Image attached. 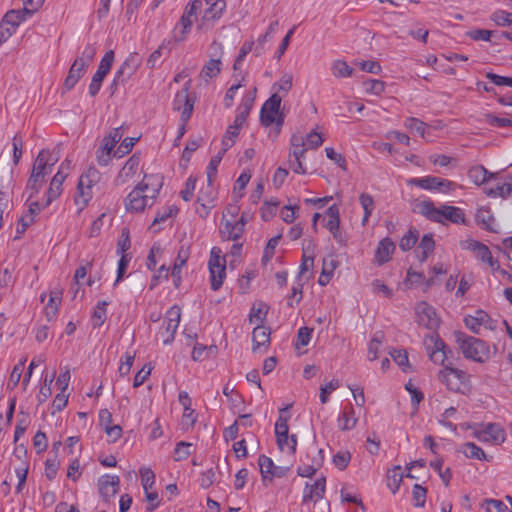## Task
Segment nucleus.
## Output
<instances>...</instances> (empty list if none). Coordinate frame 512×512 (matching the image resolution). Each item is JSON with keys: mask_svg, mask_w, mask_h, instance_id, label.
I'll use <instances>...</instances> for the list:
<instances>
[{"mask_svg": "<svg viewBox=\"0 0 512 512\" xmlns=\"http://www.w3.org/2000/svg\"><path fill=\"white\" fill-rule=\"evenodd\" d=\"M491 19L498 25V26H510L512 25V13L499 10L492 14Z\"/></svg>", "mask_w": 512, "mask_h": 512, "instance_id": "nucleus-63", "label": "nucleus"}, {"mask_svg": "<svg viewBox=\"0 0 512 512\" xmlns=\"http://www.w3.org/2000/svg\"><path fill=\"white\" fill-rule=\"evenodd\" d=\"M114 57H115V55H114L113 50L107 51L104 54V56L102 57L96 72L106 76L112 67V64L114 62Z\"/></svg>", "mask_w": 512, "mask_h": 512, "instance_id": "nucleus-53", "label": "nucleus"}, {"mask_svg": "<svg viewBox=\"0 0 512 512\" xmlns=\"http://www.w3.org/2000/svg\"><path fill=\"white\" fill-rule=\"evenodd\" d=\"M214 182H208L205 187H202L198 193L197 202L200 203V205L205 210L204 215H201L202 217H205L211 208L214 207V202L217 198V191L214 187Z\"/></svg>", "mask_w": 512, "mask_h": 512, "instance_id": "nucleus-21", "label": "nucleus"}, {"mask_svg": "<svg viewBox=\"0 0 512 512\" xmlns=\"http://www.w3.org/2000/svg\"><path fill=\"white\" fill-rule=\"evenodd\" d=\"M404 126L410 131H414L424 137L427 124L418 118L409 117L405 120Z\"/></svg>", "mask_w": 512, "mask_h": 512, "instance_id": "nucleus-52", "label": "nucleus"}, {"mask_svg": "<svg viewBox=\"0 0 512 512\" xmlns=\"http://www.w3.org/2000/svg\"><path fill=\"white\" fill-rule=\"evenodd\" d=\"M292 85H293V76H292V74L285 73L280 78L279 82L273 84L272 89L275 90L274 93H278L279 95L284 97L291 90Z\"/></svg>", "mask_w": 512, "mask_h": 512, "instance_id": "nucleus-40", "label": "nucleus"}, {"mask_svg": "<svg viewBox=\"0 0 512 512\" xmlns=\"http://www.w3.org/2000/svg\"><path fill=\"white\" fill-rule=\"evenodd\" d=\"M337 422L338 428L341 431H348L356 426L357 418L355 416L354 409L351 405L349 407H346L342 414L339 415Z\"/></svg>", "mask_w": 512, "mask_h": 512, "instance_id": "nucleus-28", "label": "nucleus"}, {"mask_svg": "<svg viewBox=\"0 0 512 512\" xmlns=\"http://www.w3.org/2000/svg\"><path fill=\"white\" fill-rule=\"evenodd\" d=\"M331 71L336 78H345L352 76L354 70L346 61L336 60L332 63Z\"/></svg>", "mask_w": 512, "mask_h": 512, "instance_id": "nucleus-42", "label": "nucleus"}, {"mask_svg": "<svg viewBox=\"0 0 512 512\" xmlns=\"http://www.w3.org/2000/svg\"><path fill=\"white\" fill-rule=\"evenodd\" d=\"M427 490L419 484L413 486V501L416 507H424L426 502Z\"/></svg>", "mask_w": 512, "mask_h": 512, "instance_id": "nucleus-61", "label": "nucleus"}, {"mask_svg": "<svg viewBox=\"0 0 512 512\" xmlns=\"http://www.w3.org/2000/svg\"><path fill=\"white\" fill-rule=\"evenodd\" d=\"M192 443L181 441L176 445L174 450V460L182 461L189 457L191 454Z\"/></svg>", "mask_w": 512, "mask_h": 512, "instance_id": "nucleus-54", "label": "nucleus"}, {"mask_svg": "<svg viewBox=\"0 0 512 512\" xmlns=\"http://www.w3.org/2000/svg\"><path fill=\"white\" fill-rule=\"evenodd\" d=\"M383 337L384 335L382 332H377L371 339L368 346V358L370 361H374L377 359V353L382 344Z\"/></svg>", "mask_w": 512, "mask_h": 512, "instance_id": "nucleus-51", "label": "nucleus"}, {"mask_svg": "<svg viewBox=\"0 0 512 512\" xmlns=\"http://www.w3.org/2000/svg\"><path fill=\"white\" fill-rule=\"evenodd\" d=\"M318 458H314L311 465L305 467H299L297 474L301 477H312L317 470L322 466L324 460V452L322 449L317 451Z\"/></svg>", "mask_w": 512, "mask_h": 512, "instance_id": "nucleus-31", "label": "nucleus"}, {"mask_svg": "<svg viewBox=\"0 0 512 512\" xmlns=\"http://www.w3.org/2000/svg\"><path fill=\"white\" fill-rule=\"evenodd\" d=\"M243 224H236L226 220L224 227L220 230L222 240L224 241H237L243 234Z\"/></svg>", "mask_w": 512, "mask_h": 512, "instance_id": "nucleus-26", "label": "nucleus"}, {"mask_svg": "<svg viewBox=\"0 0 512 512\" xmlns=\"http://www.w3.org/2000/svg\"><path fill=\"white\" fill-rule=\"evenodd\" d=\"M438 380L446 386L449 391L467 395L471 392L472 385L470 375L461 369H458L454 364L442 368L438 372Z\"/></svg>", "mask_w": 512, "mask_h": 512, "instance_id": "nucleus-5", "label": "nucleus"}, {"mask_svg": "<svg viewBox=\"0 0 512 512\" xmlns=\"http://www.w3.org/2000/svg\"><path fill=\"white\" fill-rule=\"evenodd\" d=\"M141 62L138 53H131L116 71L111 89L116 90L119 84H124L137 71Z\"/></svg>", "mask_w": 512, "mask_h": 512, "instance_id": "nucleus-8", "label": "nucleus"}, {"mask_svg": "<svg viewBox=\"0 0 512 512\" xmlns=\"http://www.w3.org/2000/svg\"><path fill=\"white\" fill-rule=\"evenodd\" d=\"M476 437L480 441L501 444L505 441L506 432L499 424L489 423L482 430L476 432Z\"/></svg>", "mask_w": 512, "mask_h": 512, "instance_id": "nucleus-17", "label": "nucleus"}, {"mask_svg": "<svg viewBox=\"0 0 512 512\" xmlns=\"http://www.w3.org/2000/svg\"><path fill=\"white\" fill-rule=\"evenodd\" d=\"M221 71L220 59H210L202 68L200 76L208 79L216 77Z\"/></svg>", "mask_w": 512, "mask_h": 512, "instance_id": "nucleus-43", "label": "nucleus"}, {"mask_svg": "<svg viewBox=\"0 0 512 512\" xmlns=\"http://www.w3.org/2000/svg\"><path fill=\"white\" fill-rule=\"evenodd\" d=\"M276 440H277V445L280 450L283 451L285 449V447H287L288 452L290 454L295 453L296 446H297L296 435H290V436L286 435L285 440H283V437H277Z\"/></svg>", "mask_w": 512, "mask_h": 512, "instance_id": "nucleus-56", "label": "nucleus"}, {"mask_svg": "<svg viewBox=\"0 0 512 512\" xmlns=\"http://www.w3.org/2000/svg\"><path fill=\"white\" fill-rule=\"evenodd\" d=\"M484 505L487 512H506L507 510V506L501 500L486 499Z\"/></svg>", "mask_w": 512, "mask_h": 512, "instance_id": "nucleus-64", "label": "nucleus"}, {"mask_svg": "<svg viewBox=\"0 0 512 512\" xmlns=\"http://www.w3.org/2000/svg\"><path fill=\"white\" fill-rule=\"evenodd\" d=\"M108 304L109 303L105 300L98 302L92 315L93 327H100L105 322L107 317L106 307L108 306Z\"/></svg>", "mask_w": 512, "mask_h": 512, "instance_id": "nucleus-44", "label": "nucleus"}, {"mask_svg": "<svg viewBox=\"0 0 512 512\" xmlns=\"http://www.w3.org/2000/svg\"><path fill=\"white\" fill-rule=\"evenodd\" d=\"M252 349L255 352L261 346H268L270 343V330L269 328L258 324L252 332Z\"/></svg>", "mask_w": 512, "mask_h": 512, "instance_id": "nucleus-25", "label": "nucleus"}, {"mask_svg": "<svg viewBox=\"0 0 512 512\" xmlns=\"http://www.w3.org/2000/svg\"><path fill=\"white\" fill-rule=\"evenodd\" d=\"M115 145L103 139L101 146L97 150V162L102 166H106L111 160V151Z\"/></svg>", "mask_w": 512, "mask_h": 512, "instance_id": "nucleus-37", "label": "nucleus"}, {"mask_svg": "<svg viewBox=\"0 0 512 512\" xmlns=\"http://www.w3.org/2000/svg\"><path fill=\"white\" fill-rule=\"evenodd\" d=\"M177 208L175 206L164 207L161 210H158L156 216L154 217L152 224L150 226V230L153 232H158L160 228L156 227L158 224L165 222L168 218L172 217L177 213Z\"/></svg>", "mask_w": 512, "mask_h": 512, "instance_id": "nucleus-32", "label": "nucleus"}, {"mask_svg": "<svg viewBox=\"0 0 512 512\" xmlns=\"http://www.w3.org/2000/svg\"><path fill=\"white\" fill-rule=\"evenodd\" d=\"M435 242L432 234H425L418 246V249L421 250V254L418 255V258L421 262L426 261L429 254L434 251Z\"/></svg>", "mask_w": 512, "mask_h": 512, "instance_id": "nucleus-33", "label": "nucleus"}, {"mask_svg": "<svg viewBox=\"0 0 512 512\" xmlns=\"http://www.w3.org/2000/svg\"><path fill=\"white\" fill-rule=\"evenodd\" d=\"M305 141L301 136L293 135L291 138L290 157L302 159L308 147L305 148Z\"/></svg>", "mask_w": 512, "mask_h": 512, "instance_id": "nucleus-38", "label": "nucleus"}, {"mask_svg": "<svg viewBox=\"0 0 512 512\" xmlns=\"http://www.w3.org/2000/svg\"><path fill=\"white\" fill-rule=\"evenodd\" d=\"M181 309L178 306H172L166 314L164 323L165 331L161 332L163 336V343L168 345L173 342L175 333L180 323Z\"/></svg>", "mask_w": 512, "mask_h": 512, "instance_id": "nucleus-12", "label": "nucleus"}, {"mask_svg": "<svg viewBox=\"0 0 512 512\" xmlns=\"http://www.w3.org/2000/svg\"><path fill=\"white\" fill-rule=\"evenodd\" d=\"M119 485L118 476L104 475L98 480L99 492L106 502L117 494Z\"/></svg>", "mask_w": 512, "mask_h": 512, "instance_id": "nucleus-19", "label": "nucleus"}, {"mask_svg": "<svg viewBox=\"0 0 512 512\" xmlns=\"http://www.w3.org/2000/svg\"><path fill=\"white\" fill-rule=\"evenodd\" d=\"M95 55L96 47L92 44H87L81 52V55L77 57L75 60L80 63L82 62L83 65L88 67L90 63L93 61Z\"/></svg>", "mask_w": 512, "mask_h": 512, "instance_id": "nucleus-59", "label": "nucleus"}, {"mask_svg": "<svg viewBox=\"0 0 512 512\" xmlns=\"http://www.w3.org/2000/svg\"><path fill=\"white\" fill-rule=\"evenodd\" d=\"M222 251L219 247H213L210 252L208 267L210 271L211 289L219 290L226 277V260L221 257Z\"/></svg>", "mask_w": 512, "mask_h": 512, "instance_id": "nucleus-7", "label": "nucleus"}, {"mask_svg": "<svg viewBox=\"0 0 512 512\" xmlns=\"http://www.w3.org/2000/svg\"><path fill=\"white\" fill-rule=\"evenodd\" d=\"M419 237L416 229H409V231L401 238L399 247L403 251H408L414 247Z\"/></svg>", "mask_w": 512, "mask_h": 512, "instance_id": "nucleus-47", "label": "nucleus"}, {"mask_svg": "<svg viewBox=\"0 0 512 512\" xmlns=\"http://www.w3.org/2000/svg\"><path fill=\"white\" fill-rule=\"evenodd\" d=\"M62 292L60 290H53L49 294V301L45 306V315L48 321L55 318L58 312L59 304L61 302Z\"/></svg>", "mask_w": 512, "mask_h": 512, "instance_id": "nucleus-30", "label": "nucleus"}, {"mask_svg": "<svg viewBox=\"0 0 512 512\" xmlns=\"http://www.w3.org/2000/svg\"><path fill=\"white\" fill-rule=\"evenodd\" d=\"M326 216L328 217V220L326 222V228L330 232L337 231L340 226V212L339 207L336 204H333L330 206L326 211Z\"/></svg>", "mask_w": 512, "mask_h": 512, "instance_id": "nucleus-35", "label": "nucleus"}, {"mask_svg": "<svg viewBox=\"0 0 512 512\" xmlns=\"http://www.w3.org/2000/svg\"><path fill=\"white\" fill-rule=\"evenodd\" d=\"M240 127L230 125L222 139V153H225L235 143V139L239 134Z\"/></svg>", "mask_w": 512, "mask_h": 512, "instance_id": "nucleus-45", "label": "nucleus"}, {"mask_svg": "<svg viewBox=\"0 0 512 512\" xmlns=\"http://www.w3.org/2000/svg\"><path fill=\"white\" fill-rule=\"evenodd\" d=\"M455 338L459 349L466 359L478 363H485L490 359V347L485 341L461 332L455 333Z\"/></svg>", "mask_w": 512, "mask_h": 512, "instance_id": "nucleus-3", "label": "nucleus"}, {"mask_svg": "<svg viewBox=\"0 0 512 512\" xmlns=\"http://www.w3.org/2000/svg\"><path fill=\"white\" fill-rule=\"evenodd\" d=\"M431 342L433 343L432 347H428L429 358L435 364H439L446 368L448 365H453L454 363L450 360L452 356V350L446 346L444 341L438 336H431Z\"/></svg>", "mask_w": 512, "mask_h": 512, "instance_id": "nucleus-10", "label": "nucleus"}, {"mask_svg": "<svg viewBox=\"0 0 512 512\" xmlns=\"http://www.w3.org/2000/svg\"><path fill=\"white\" fill-rule=\"evenodd\" d=\"M409 185L417 186L425 190H438L443 193L451 192L455 189L456 184L453 181L442 179L435 176H425L421 178H411Z\"/></svg>", "mask_w": 512, "mask_h": 512, "instance_id": "nucleus-9", "label": "nucleus"}, {"mask_svg": "<svg viewBox=\"0 0 512 512\" xmlns=\"http://www.w3.org/2000/svg\"><path fill=\"white\" fill-rule=\"evenodd\" d=\"M417 322L427 329H435L439 325V318L435 309L426 302H421L416 307Z\"/></svg>", "mask_w": 512, "mask_h": 512, "instance_id": "nucleus-14", "label": "nucleus"}, {"mask_svg": "<svg viewBox=\"0 0 512 512\" xmlns=\"http://www.w3.org/2000/svg\"><path fill=\"white\" fill-rule=\"evenodd\" d=\"M486 193L490 197H509L512 193V178L510 182L498 184L495 188L489 189Z\"/></svg>", "mask_w": 512, "mask_h": 512, "instance_id": "nucleus-46", "label": "nucleus"}, {"mask_svg": "<svg viewBox=\"0 0 512 512\" xmlns=\"http://www.w3.org/2000/svg\"><path fill=\"white\" fill-rule=\"evenodd\" d=\"M190 80L187 81L183 89L176 93L173 100V109L181 111V121L186 124L190 119L193 109L194 100L189 96Z\"/></svg>", "mask_w": 512, "mask_h": 512, "instance_id": "nucleus-11", "label": "nucleus"}, {"mask_svg": "<svg viewBox=\"0 0 512 512\" xmlns=\"http://www.w3.org/2000/svg\"><path fill=\"white\" fill-rule=\"evenodd\" d=\"M45 155V153H38L33 164L32 172H39L40 175L46 177L52 170L47 166V160H44Z\"/></svg>", "mask_w": 512, "mask_h": 512, "instance_id": "nucleus-55", "label": "nucleus"}, {"mask_svg": "<svg viewBox=\"0 0 512 512\" xmlns=\"http://www.w3.org/2000/svg\"><path fill=\"white\" fill-rule=\"evenodd\" d=\"M490 320L489 315L484 312L483 310L476 311L474 316H467L465 317V325L474 333L479 332V328L488 323Z\"/></svg>", "mask_w": 512, "mask_h": 512, "instance_id": "nucleus-29", "label": "nucleus"}, {"mask_svg": "<svg viewBox=\"0 0 512 512\" xmlns=\"http://www.w3.org/2000/svg\"><path fill=\"white\" fill-rule=\"evenodd\" d=\"M101 173L95 167H89L81 174L77 184V191L74 196V203L77 206V213H81L93 197V188L100 182Z\"/></svg>", "mask_w": 512, "mask_h": 512, "instance_id": "nucleus-4", "label": "nucleus"}, {"mask_svg": "<svg viewBox=\"0 0 512 512\" xmlns=\"http://www.w3.org/2000/svg\"><path fill=\"white\" fill-rule=\"evenodd\" d=\"M282 96L278 93H273L268 100L263 104L260 112V121L263 126L269 127L273 123L278 127V132L284 123V113L280 111Z\"/></svg>", "mask_w": 512, "mask_h": 512, "instance_id": "nucleus-6", "label": "nucleus"}, {"mask_svg": "<svg viewBox=\"0 0 512 512\" xmlns=\"http://www.w3.org/2000/svg\"><path fill=\"white\" fill-rule=\"evenodd\" d=\"M340 387L338 379H333L329 383L320 388V401L322 404L327 403L328 395Z\"/></svg>", "mask_w": 512, "mask_h": 512, "instance_id": "nucleus-62", "label": "nucleus"}, {"mask_svg": "<svg viewBox=\"0 0 512 512\" xmlns=\"http://www.w3.org/2000/svg\"><path fill=\"white\" fill-rule=\"evenodd\" d=\"M66 178L63 177L62 172H57L49 185L47 191V199L45 206H48L53 200L57 199L62 193V185Z\"/></svg>", "mask_w": 512, "mask_h": 512, "instance_id": "nucleus-27", "label": "nucleus"}, {"mask_svg": "<svg viewBox=\"0 0 512 512\" xmlns=\"http://www.w3.org/2000/svg\"><path fill=\"white\" fill-rule=\"evenodd\" d=\"M258 465L260 468V472H261L263 481L265 482L267 479H269L271 473L273 472L275 465H274L272 459L267 457L266 455L259 456Z\"/></svg>", "mask_w": 512, "mask_h": 512, "instance_id": "nucleus-48", "label": "nucleus"}, {"mask_svg": "<svg viewBox=\"0 0 512 512\" xmlns=\"http://www.w3.org/2000/svg\"><path fill=\"white\" fill-rule=\"evenodd\" d=\"M24 364L25 361H21L13 367L7 384L9 389H14L18 385L23 373Z\"/></svg>", "mask_w": 512, "mask_h": 512, "instance_id": "nucleus-57", "label": "nucleus"}, {"mask_svg": "<svg viewBox=\"0 0 512 512\" xmlns=\"http://www.w3.org/2000/svg\"><path fill=\"white\" fill-rule=\"evenodd\" d=\"M360 204L364 210L362 223L365 224L374 210V200L371 195L362 193L359 197Z\"/></svg>", "mask_w": 512, "mask_h": 512, "instance_id": "nucleus-50", "label": "nucleus"}, {"mask_svg": "<svg viewBox=\"0 0 512 512\" xmlns=\"http://www.w3.org/2000/svg\"><path fill=\"white\" fill-rule=\"evenodd\" d=\"M25 15L27 13L24 12V9L22 11H9L5 14L2 24H6L7 27L13 28L16 31L19 24L25 20Z\"/></svg>", "mask_w": 512, "mask_h": 512, "instance_id": "nucleus-41", "label": "nucleus"}, {"mask_svg": "<svg viewBox=\"0 0 512 512\" xmlns=\"http://www.w3.org/2000/svg\"><path fill=\"white\" fill-rule=\"evenodd\" d=\"M201 6V0H193L192 2L186 5L184 13L179 21V25L182 26V30L180 32V36L176 37L177 41L184 40L187 33L190 32L193 25V17L196 15L197 11L201 8Z\"/></svg>", "mask_w": 512, "mask_h": 512, "instance_id": "nucleus-13", "label": "nucleus"}, {"mask_svg": "<svg viewBox=\"0 0 512 512\" xmlns=\"http://www.w3.org/2000/svg\"><path fill=\"white\" fill-rule=\"evenodd\" d=\"M45 181V176L40 175L39 172H31L27 181L26 189L29 191V200L34 197L42 188Z\"/></svg>", "mask_w": 512, "mask_h": 512, "instance_id": "nucleus-34", "label": "nucleus"}, {"mask_svg": "<svg viewBox=\"0 0 512 512\" xmlns=\"http://www.w3.org/2000/svg\"><path fill=\"white\" fill-rule=\"evenodd\" d=\"M462 247L472 251L478 260L489 264V266L492 268L498 264L497 261L493 259L489 248L479 241L472 239L466 240L462 243Z\"/></svg>", "mask_w": 512, "mask_h": 512, "instance_id": "nucleus-18", "label": "nucleus"}, {"mask_svg": "<svg viewBox=\"0 0 512 512\" xmlns=\"http://www.w3.org/2000/svg\"><path fill=\"white\" fill-rule=\"evenodd\" d=\"M326 489V478L324 476L318 478L313 484H306L303 495V503L314 501L317 502L324 497Z\"/></svg>", "mask_w": 512, "mask_h": 512, "instance_id": "nucleus-20", "label": "nucleus"}, {"mask_svg": "<svg viewBox=\"0 0 512 512\" xmlns=\"http://www.w3.org/2000/svg\"><path fill=\"white\" fill-rule=\"evenodd\" d=\"M163 185L160 175H145L142 181L125 198V208L130 213H140L155 204Z\"/></svg>", "mask_w": 512, "mask_h": 512, "instance_id": "nucleus-1", "label": "nucleus"}, {"mask_svg": "<svg viewBox=\"0 0 512 512\" xmlns=\"http://www.w3.org/2000/svg\"><path fill=\"white\" fill-rule=\"evenodd\" d=\"M403 477H404V475L401 472L400 466H395L392 470L388 471V473H387L388 484L387 485L393 494H395L398 491L400 484L403 480Z\"/></svg>", "mask_w": 512, "mask_h": 512, "instance_id": "nucleus-39", "label": "nucleus"}, {"mask_svg": "<svg viewBox=\"0 0 512 512\" xmlns=\"http://www.w3.org/2000/svg\"><path fill=\"white\" fill-rule=\"evenodd\" d=\"M390 355L392 359L398 364V366L406 372L410 367L407 352L405 350H393Z\"/></svg>", "mask_w": 512, "mask_h": 512, "instance_id": "nucleus-60", "label": "nucleus"}, {"mask_svg": "<svg viewBox=\"0 0 512 512\" xmlns=\"http://www.w3.org/2000/svg\"><path fill=\"white\" fill-rule=\"evenodd\" d=\"M267 312L268 307L264 303H259L258 306H253L249 314L250 323H257V325H261Z\"/></svg>", "mask_w": 512, "mask_h": 512, "instance_id": "nucleus-49", "label": "nucleus"}, {"mask_svg": "<svg viewBox=\"0 0 512 512\" xmlns=\"http://www.w3.org/2000/svg\"><path fill=\"white\" fill-rule=\"evenodd\" d=\"M468 177L475 185L480 186L486 183L487 181L493 179L495 177V174L489 172L482 165H475L468 170Z\"/></svg>", "mask_w": 512, "mask_h": 512, "instance_id": "nucleus-24", "label": "nucleus"}, {"mask_svg": "<svg viewBox=\"0 0 512 512\" xmlns=\"http://www.w3.org/2000/svg\"><path fill=\"white\" fill-rule=\"evenodd\" d=\"M461 451L467 458L486 460L485 452L473 442L464 443L461 446Z\"/></svg>", "mask_w": 512, "mask_h": 512, "instance_id": "nucleus-36", "label": "nucleus"}, {"mask_svg": "<svg viewBox=\"0 0 512 512\" xmlns=\"http://www.w3.org/2000/svg\"><path fill=\"white\" fill-rule=\"evenodd\" d=\"M415 211L428 220L444 224L446 221L455 224L465 223V214L459 207L442 205L435 207L430 200L420 201L415 204Z\"/></svg>", "mask_w": 512, "mask_h": 512, "instance_id": "nucleus-2", "label": "nucleus"}, {"mask_svg": "<svg viewBox=\"0 0 512 512\" xmlns=\"http://www.w3.org/2000/svg\"><path fill=\"white\" fill-rule=\"evenodd\" d=\"M87 66L83 65V63L78 62L74 60L72 63L68 75L64 81V88L66 90H71L75 87V85L78 83V81L82 78V76L85 74L87 70Z\"/></svg>", "mask_w": 512, "mask_h": 512, "instance_id": "nucleus-22", "label": "nucleus"}, {"mask_svg": "<svg viewBox=\"0 0 512 512\" xmlns=\"http://www.w3.org/2000/svg\"><path fill=\"white\" fill-rule=\"evenodd\" d=\"M226 8L225 0H215L210 3V7L205 10L200 24L197 26L198 30H208L210 29L211 23L220 19L223 11Z\"/></svg>", "mask_w": 512, "mask_h": 512, "instance_id": "nucleus-15", "label": "nucleus"}, {"mask_svg": "<svg viewBox=\"0 0 512 512\" xmlns=\"http://www.w3.org/2000/svg\"><path fill=\"white\" fill-rule=\"evenodd\" d=\"M140 165V158L137 155H132L124 164L119 171L118 175L114 179L116 186H123L130 182L137 174Z\"/></svg>", "mask_w": 512, "mask_h": 512, "instance_id": "nucleus-16", "label": "nucleus"}, {"mask_svg": "<svg viewBox=\"0 0 512 512\" xmlns=\"http://www.w3.org/2000/svg\"><path fill=\"white\" fill-rule=\"evenodd\" d=\"M395 250V244L390 238L382 239L375 252V259L378 264L382 265L388 262Z\"/></svg>", "mask_w": 512, "mask_h": 512, "instance_id": "nucleus-23", "label": "nucleus"}, {"mask_svg": "<svg viewBox=\"0 0 512 512\" xmlns=\"http://www.w3.org/2000/svg\"><path fill=\"white\" fill-rule=\"evenodd\" d=\"M141 482L145 492L150 490L155 484V474L150 468L140 469Z\"/></svg>", "mask_w": 512, "mask_h": 512, "instance_id": "nucleus-58", "label": "nucleus"}]
</instances>
